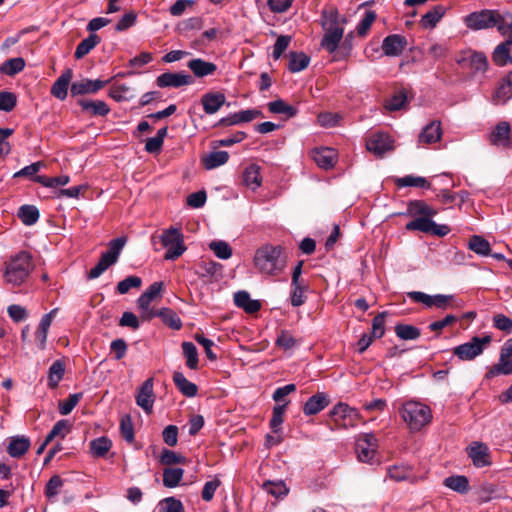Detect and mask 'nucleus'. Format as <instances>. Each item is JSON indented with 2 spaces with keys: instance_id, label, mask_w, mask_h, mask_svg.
<instances>
[{
  "instance_id": "obj_1",
  "label": "nucleus",
  "mask_w": 512,
  "mask_h": 512,
  "mask_svg": "<svg viewBox=\"0 0 512 512\" xmlns=\"http://www.w3.org/2000/svg\"><path fill=\"white\" fill-rule=\"evenodd\" d=\"M345 24L346 18L340 16L336 9L331 8L322 12L321 26L324 30V35L321 46L328 53H335L339 48V44L343 39Z\"/></svg>"
},
{
  "instance_id": "obj_2",
  "label": "nucleus",
  "mask_w": 512,
  "mask_h": 512,
  "mask_svg": "<svg viewBox=\"0 0 512 512\" xmlns=\"http://www.w3.org/2000/svg\"><path fill=\"white\" fill-rule=\"evenodd\" d=\"M34 269L30 253L20 251L5 261L3 266L4 283L12 287L21 286L26 282Z\"/></svg>"
},
{
  "instance_id": "obj_3",
  "label": "nucleus",
  "mask_w": 512,
  "mask_h": 512,
  "mask_svg": "<svg viewBox=\"0 0 512 512\" xmlns=\"http://www.w3.org/2000/svg\"><path fill=\"white\" fill-rule=\"evenodd\" d=\"M253 262L260 273L276 276L285 269L287 260L281 246L266 244L256 250Z\"/></svg>"
},
{
  "instance_id": "obj_4",
  "label": "nucleus",
  "mask_w": 512,
  "mask_h": 512,
  "mask_svg": "<svg viewBox=\"0 0 512 512\" xmlns=\"http://www.w3.org/2000/svg\"><path fill=\"white\" fill-rule=\"evenodd\" d=\"M411 431H419L432 419L431 409L420 402L408 401L399 411Z\"/></svg>"
},
{
  "instance_id": "obj_5",
  "label": "nucleus",
  "mask_w": 512,
  "mask_h": 512,
  "mask_svg": "<svg viewBox=\"0 0 512 512\" xmlns=\"http://www.w3.org/2000/svg\"><path fill=\"white\" fill-rule=\"evenodd\" d=\"M127 242V238L122 236L112 239L108 243V249L101 254L98 263L93 267L89 273V279H96L103 274L110 266L114 265L119 258V255Z\"/></svg>"
},
{
  "instance_id": "obj_6",
  "label": "nucleus",
  "mask_w": 512,
  "mask_h": 512,
  "mask_svg": "<svg viewBox=\"0 0 512 512\" xmlns=\"http://www.w3.org/2000/svg\"><path fill=\"white\" fill-rule=\"evenodd\" d=\"M160 241L162 246L167 249L164 255L166 260H175L186 250L183 234L177 228L170 227L164 230L160 235Z\"/></svg>"
},
{
  "instance_id": "obj_7",
  "label": "nucleus",
  "mask_w": 512,
  "mask_h": 512,
  "mask_svg": "<svg viewBox=\"0 0 512 512\" xmlns=\"http://www.w3.org/2000/svg\"><path fill=\"white\" fill-rule=\"evenodd\" d=\"M491 341L492 337L490 335L475 336L469 342L456 346L453 349V354L462 361H471L481 355Z\"/></svg>"
},
{
  "instance_id": "obj_8",
  "label": "nucleus",
  "mask_w": 512,
  "mask_h": 512,
  "mask_svg": "<svg viewBox=\"0 0 512 512\" xmlns=\"http://www.w3.org/2000/svg\"><path fill=\"white\" fill-rule=\"evenodd\" d=\"M501 14L495 10H482L466 16V25L474 30L496 27L500 24Z\"/></svg>"
},
{
  "instance_id": "obj_9",
  "label": "nucleus",
  "mask_w": 512,
  "mask_h": 512,
  "mask_svg": "<svg viewBox=\"0 0 512 512\" xmlns=\"http://www.w3.org/2000/svg\"><path fill=\"white\" fill-rule=\"evenodd\" d=\"M377 447L378 440L373 433L359 435L355 447L358 460L364 463H371L375 457Z\"/></svg>"
},
{
  "instance_id": "obj_10",
  "label": "nucleus",
  "mask_w": 512,
  "mask_h": 512,
  "mask_svg": "<svg viewBox=\"0 0 512 512\" xmlns=\"http://www.w3.org/2000/svg\"><path fill=\"white\" fill-rule=\"evenodd\" d=\"M333 421L342 427H353L357 424L360 414L355 409L345 403H338L330 411Z\"/></svg>"
},
{
  "instance_id": "obj_11",
  "label": "nucleus",
  "mask_w": 512,
  "mask_h": 512,
  "mask_svg": "<svg viewBox=\"0 0 512 512\" xmlns=\"http://www.w3.org/2000/svg\"><path fill=\"white\" fill-rule=\"evenodd\" d=\"M162 282H154L147 290L138 298L137 305L141 310V317L150 320L155 317L156 310L150 308L151 302L157 298L162 291Z\"/></svg>"
},
{
  "instance_id": "obj_12",
  "label": "nucleus",
  "mask_w": 512,
  "mask_h": 512,
  "mask_svg": "<svg viewBox=\"0 0 512 512\" xmlns=\"http://www.w3.org/2000/svg\"><path fill=\"white\" fill-rule=\"evenodd\" d=\"M157 86L161 88L172 87L179 88L182 86H188L194 83V79L191 75L185 72H166L159 75L156 79Z\"/></svg>"
},
{
  "instance_id": "obj_13",
  "label": "nucleus",
  "mask_w": 512,
  "mask_h": 512,
  "mask_svg": "<svg viewBox=\"0 0 512 512\" xmlns=\"http://www.w3.org/2000/svg\"><path fill=\"white\" fill-rule=\"evenodd\" d=\"M366 148L373 154L382 156L385 152L393 149V140L386 133H374L367 139Z\"/></svg>"
},
{
  "instance_id": "obj_14",
  "label": "nucleus",
  "mask_w": 512,
  "mask_h": 512,
  "mask_svg": "<svg viewBox=\"0 0 512 512\" xmlns=\"http://www.w3.org/2000/svg\"><path fill=\"white\" fill-rule=\"evenodd\" d=\"M512 98V71L505 75L497 84L491 96L494 105H504Z\"/></svg>"
},
{
  "instance_id": "obj_15",
  "label": "nucleus",
  "mask_w": 512,
  "mask_h": 512,
  "mask_svg": "<svg viewBox=\"0 0 512 512\" xmlns=\"http://www.w3.org/2000/svg\"><path fill=\"white\" fill-rule=\"evenodd\" d=\"M310 156L317 166L324 170L333 168L337 162L336 151L328 147L314 148L310 151Z\"/></svg>"
},
{
  "instance_id": "obj_16",
  "label": "nucleus",
  "mask_w": 512,
  "mask_h": 512,
  "mask_svg": "<svg viewBox=\"0 0 512 512\" xmlns=\"http://www.w3.org/2000/svg\"><path fill=\"white\" fill-rule=\"evenodd\" d=\"M153 387V379L148 378L143 382L136 395L137 405L140 406L147 414L152 412L155 401Z\"/></svg>"
},
{
  "instance_id": "obj_17",
  "label": "nucleus",
  "mask_w": 512,
  "mask_h": 512,
  "mask_svg": "<svg viewBox=\"0 0 512 512\" xmlns=\"http://www.w3.org/2000/svg\"><path fill=\"white\" fill-rule=\"evenodd\" d=\"M110 80L102 81V80H91V79H82L80 81H75L72 83L70 92L72 96L85 95V94H94L97 91L101 90L108 84Z\"/></svg>"
},
{
  "instance_id": "obj_18",
  "label": "nucleus",
  "mask_w": 512,
  "mask_h": 512,
  "mask_svg": "<svg viewBox=\"0 0 512 512\" xmlns=\"http://www.w3.org/2000/svg\"><path fill=\"white\" fill-rule=\"evenodd\" d=\"M510 134V124L507 121H501L490 133L489 141L494 146L508 148L511 145Z\"/></svg>"
},
{
  "instance_id": "obj_19",
  "label": "nucleus",
  "mask_w": 512,
  "mask_h": 512,
  "mask_svg": "<svg viewBox=\"0 0 512 512\" xmlns=\"http://www.w3.org/2000/svg\"><path fill=\"white\" fill-rule=\"evenodd\" d=\"M468 455L476 467H485L491 464L490 452L487 445L474 442L468 449Z\"/></svg>"
},
{
  "instance_id": "obj_20",
  "label": "nucleus",
  "mask_w": 512,
  "mask_h": 512,
  "mask_svg": "<svg viewBox=\"0 0 512 512\" xmlns=\"http://www.w3.org/2000/svg\"><path fill=\"white\" fill-rule=\"evenodd\" d=\"M406 39L398 34L387 36L382 43V50L386 56H399L405 49Z\"/></svg>"
},
{
  "instance_id": "obj_21",
  "label": "nucleus",
  "mask_w": 512,
  "mask_h": 512,
  "mask_svg": "<svg viewBox=\"0 0 512 512\" xmlns=\"http://www.w3.org/2000/svg\"><path fill=\"white\" fill-rule=\"evenodd\" d=\"M226 97L220 92H209L202 96L201 103L206 114L212 115L225 104Z\"/></svg>"
},
{
  "instance_id": "obj_22",
  "label": "nucleus",
  "mask_w": 512,
  "mask_h": 512,
  "mask_svg": "<svg viewBox=\"0 0 512 512\" xmlns=\"http://www.w3.org/2000/svg\"><path fill=\"white\" fill-rule=\"evenodd\" d=\"M329 405V399L325 393H317L311 396L303 407V412L307 416L316 415Z\"/></svg>"
},
{
  "instance_id": "obj_23",
  "label": "nucleus",
  "mask_w": 512,
  "mask_h": 512,
  "mask_svg": "<svg viewBox=\"0 0 512 512\" xmlns=\"http://www.w3.org/2000/svg\"><path fill=\"white\" fill-rule=\"evenodd\" d=\"M72 77V70L70 68L66 69L52 85L51 94L59 100L66 99L68 94V86Z\"/></svg>"
},
{
  "instance_id": "obj_24",
  "label": "nucleus",
  "mask_w": 512,
  "mask_h": 512,
  "mask_svg": "<svg viewBox=\"0 0 512 512\" xmlns=\"http://www.w3.org/2000/svg\"><path fill=\"white\" fill-rule=\"evenodd\" d=\"M187 67L193 72L196 77L203 78L212 75L217 70V66L212 63L205 61L201 58H195L187 63Z\"/></svg>"
},
{
  "instance_id": "obj_25",
  "label": "nucleus",
  "mask_w": 512,
  "mask_h": 512,
  "mask_svg": "<svg viewBox=\"0 0 512 512\" xmlns=\"http://www.w3.org/2000/svg\"><path fill=\"white\" fill-rule=\"evenodd\" d=\"M30 444V440L25 436L12 437L7 451L11 457L20 458L29 450Z\"/></svg>"
},
{
  "instance_id": "obj_26",
  "label": "nucleus",
  "mask_w": 512,
  "mask_h": 512,
  "mask_svg": "<svg viewBox=\"0 0 512 512\" xmlns=\"http://www.w3.org/2000/svg\"><path fill=\"white\" fill-rule=\"evenodd\" d=\"M173 381L178 390L186 397H194L197 395L198 387L196 384L190 382L183 373L175 372L173 374Z\"/></svg>"
},
{
  "instance_id": "obj_27",
  "label": "nucleus",
  "mask_w": 512,
  "mask_h": 512,
  "mask_svg": "<svg viewBox=\"0 0 512 512\" xmlns=\"http://www.w3.org/2000/svg\"><path fill=\"white\" fill-rule=\"evenodd\" d=\"M442 135L440 122L433 121L428 124L419 135V142L425 144L435 143Z\"/></svg>"
},
{
  "instance_id": "obj_28",
  "label": "nucleus",
  "mask_w": 512,
  "mask_h": 512,
  "mask_svg": "<svg viewBox=\"0 0 512 512\" xmlns=\"http://www.w3.org/2000/svg\"><path fill=\"white\" fill-rule=\"evenodd\" d=\"M234 302L236 306L244 309L248 313H255L261 308L259 301L251 299L249 293L246 291L235 293Z\"/></svg>"
},
{
  "instance_id": "obj_29",
  "label": "nucleus",
  "mask_w": 512,
  "mask_h": 512,
  "mask_svg": "<svg viewBox=\"0 0 512 512\" xmlns=\"http://www.w3.org/2000/svg\"><path fill=\"white\" fill-rule=\"evenodd\" d=\"M463 61L467 62L468 66L474 73H483L488 68L487 57L481 52H469L467 56L463 58Z\"/></svg>"
},
{
  "instance_id": "obj_30",
  "label": "nucleus",
  "mask_w": 512,
  "mask_h": 512,
  "mask_svg": "<svg viewBox=\"0 0 512 512\" xmlns=\"http://www.w3.org/2000/svg\"><path fill=\"white\" fill-rule=\"evenodd\" d=\"M262 178L260 175V167L256 164H251L245 168L243 172V183L251 190H256L260 187Z\"/></svg>"
},
{
  "instance_id": "obj_31",
  "label": "nucleus",
  "mask_w": 512,
  "mask_h": 512,
  "mask_svg": "<svg viewBox=\"0 0 512 512\" xmlns=\"http://www.w3.org/2000/svg\"><path fill=\"white\" fill-rule=\"evenodd\" d=\"M78 104L85 111L95 116H106L110 112L109 106L102 100H79Z\"/></svg>"
},
{
  "instance_id": "obj_32",
  "label": "nucleus",
  "mask_w": 512,
  "mask_h": 512,
  "mask_svg": "<svg viewBox=\"0 0 512 512\" xmlns=\"http://www.w3.org/2000/svg\"><path fill=\"white\" fill-rule=\"evenodd\" d=\"M407 212L411 216L420 215L421 217H434L437 214V210L421 200L410 201Z\"/></svg>"
},
{
  "instance_id": "obj_33",
  "label": "nucleus",
  "mask_w": 512,
  "mask_h": 512,
  "mask_svg": "<svg viewBox=\"0 0 512 512\" xmlns=\"http://www.w3.org/2000/svg\"><path fill=\"white\" fill-rule=\"evenodd\" d=\"M446 8L442 5H436L421 18V25L424 28H434L441 18L445 15Z\"/></svg>"
},
{
  "instance_id": "obj_34",
  "label": "nucleus",
  "mask_w": 512,
  "mask_h": 512,
  "mask_svg": "<svg viewBox=\"0 0 512 512\" xmlns=\"http://www.w3.org/2000/svg\"><path fill=\"white\" fill-rule=\"evenodd\" d=\"M101 39L97 34L91 33L87 38L82 40L76 47L74 56L76 59H81L94 49Z\"/></svg>"
},
{
  "instance_id": "obj_35",
  "label": "nucleus",
  "mask_w": 512,
  "mask_h": 512,
  "mask_svg": "<svg viewBox=\"0 0 512 512\" xmlns=\"http://www.w3.org/2000/svg\"><path fill=\"white\" fill-rule=\"evenodd\" d=\"M310 63V58L303 52H290L289 53V64L288 69L292 73H297L305 68Z\"/></svg>"
},
{
  "instance_id": "obj_36",
  "label": "nucleus",
  "mask_w": 512,
  "mask_h": 512,
  "mask_svg": "<svg viewBox=\"0 0 512 512\" xmlns=\"http://www.w3.org/2000/svg\"><path fill=\"white\" fill-rule=\"evenodd\" d=\"M65 373V365L62 361L56 360L48 370V386L55 389L62 380Z\"/></svg>"
},
{
  "instance_id": "obj_37",
  "label": "nucleus",
  "mask_w": 512,
  "mask_h": 512,
  "mask_svg": "<svg viewBox=\"0 0 512 512\" xmlns=\"http://www.w3.org/2000/svg\"><path fill=\"white\" fill-rule=\"evenodd\" d=\"M155 317L161 318V320L172 329L179 330L182 327L180 317L169 308L156 310Z\"/></svg>"
},
{
  "instance_id": "obj_38",
  "label": "nucleus",
  "mask_w": 512,
  "mask_h": 512,
  "mask_svg": "<svg viewBox=\"0 0 512 512\" xmlns=\"http://www.w3.org/2000/svg\"><path fill=\"white\" fill-rule=\"evenodd\" d=\"M444 485L460 494H465L469 490V481L466 476L456 475L445 478Z\"/></svg>"
},
{
  "instance_id": "obj_39",
  "label": "nucleus",
  "mask_w": 512,
  "mask_h": 512,
  "mask_svg": "<svg viewBox=\"0 0 512 512\" xmlns=\"http://www.w3.org/2000/svg\"><path fill=\"white\" fill-rule=\"evenodd\" d=\"M229 159V154L226 151L211 152L203 158V164L206 169L211 170L221 165H224Z\"/></svg>"
},
{
  "instance_id": "obj_40",
  "label": "nucleus",
  "mask_w": 512,
  "mask_h": 512,
  "mask_svg": "<svg viewBox=\"0 0 512 512\" xmlns=\"http://www.w3.org/2000/svg\"><path fill=\"white\" fill-rule=\"evenodd\" d=\"M432 217H418L406 224V229L409 231H421L430 234L435 228V222Z\"/></svg>"
},
{
  "instance_id": "obj_41",
  "label": "nucleus",
  "mask_w": 512,
  "mask_h": 512,
  "mask_svg": "<svg viewBox=\"0 0 512 512\" xmlns=\"http://www.w3.org/2000/svg\"><path fill=\"white\" fill-rule=\"evenodd\" d=\"M182 468H165L163 470V485L168 488L177 487L183 478Z\"/></svg>"
},
{
  "instance_id": "obj_42",
  "label": "nucleus",
  "mask_w": 512,
  "mask_h": 512,
  "mask_svg": "<svg viewBox=\"0 0 512 512\" xmlns=\"http://www.w3.org/2000/svg\"><path fill=\"white\" fill-rule=\"evenodd\" d=\"M510 45L506 42H502L494 49L492 58L493 61L499 66H505L508 63H512V57L510 56Z\"/></svg>"
},
{
  "instance_id": "obj_43",
  "label": "nucleus",
  "mask_w": 512,
  "mask_h": 512,
  "mask_svg": "<svg viewBox=\"0 0 512 512\" xmlns=\"http://www.w3.org/2000/svg\"><path fill=\"white\" fill-rule=\"evenodd\" d=\"M166 135L167 127L159 129L155 137L147 139L145 144V150L151 154L159 153L162 149Z\"/></svg>"
},
{
  "instance_id": "obj_44",
  "label": "nucleus",
  "mask_w": 512,
  "mask_h": 512,
  "mask_svg": "<svg viewBox=\"0 0 512 512\" xmlns=\"http://www.w3.org/2000/svg\"><path fill=\"white\" fill-rule=\"evenodd\" d=\"M18 217L27 226L35 224L39 219V210L33 205H23L19 208Z\"/></svg>"
},
{
  "instance_id": "obj_45",
  "label": "nucleus",
  "mask_w": 512,
  "mask_h": 512,
  "mask_svg": "<svg viewBox=\"0 0 512 512\" xmlns=\"http://www.w3.org/2000/svg\"><path fill=\"white\" fill-rule=\"evenodd\" d=\"M71 424L68 420L62 419L55 423L52 427L51 431L46 436V443H50L56 437H60L61 439L65 438V436L70 432Z\"/></svg>"
},
{
  "instance_id": "obj_46",
  "label": "nucleus",
  "mask_w": 512,
  "mask_h": 512,
  "mask_svg": "<svg viewBox=\"0 0 512 512\" xmlns=\"http://www.w3.org/2000/svg\"><path fill=\"white\" fill-rule=\"evenodd\" d=\"M112 442L109 438L102 436L90 442L91 453L96 457H103L110 450Z\"/></svg>"
},
{
  "instance_id": "obj_47",
  "label": "nucleus",
  "mask_w": 512,
  "mask_h": 512,
  "mask_svg": "<svg viewBox=\"0 0 512 512\" xmlns=\"http://www.w3.org/2000/svg\"><path fill=\"white\" fill-rule=\"evenodd\" d=\"M387 473L389 478L394 481L409 480L412 477V469L404 464L390 466Z\"/></svg>"
},
{
  "instance_id": "obj_48",
  "label": "nucleus",
  "mask_w": 512,
  "mask_h": 512,
  "mask_svg": "<svg viewBox=\"0 0 512 512\" xmlns=\"http://www.w3.org/2000/svg\"><path fill=\"white\" fill-rule=\"evenodd\" d=\"M183 354L186 358V365L189 369L195 370L198 368V351L192 342L182 343Z\"/></svg>"
},
{
  "instance_id": "obj_49",
  "label": "nucleus",
  "mask_w": 512,
  "mask_h": 512,
  "mask_svg": "<svg viewBox=\"0 0 512 512\" xmlns=\"http://www.w3.org/2000/svg\"><path fill=\"white\" fill-rule=\"evenodd\" d=\"M469 248L478 255L488 256L491 252L490 243L481 236L474 235L469 240Z\"/></svg>"
},
{
  "instance_id": "obj_50",
  "label": "nucleus",
  "mask_w": 512,
  "mask_h": 512,
  "mask_svg": "<svg viewBox=\"0 0 512 512\" xmlns=\"http://www.w3.org/2000/svg\"><path fill=\"white\" fill-rule=\"evenodd\" d=\"M268 110L274 114H284L287 117H293L297 113V109L281 99L268 103Z\"/></svg>"
},
{
  "instance_id": "obj_51",
  "label": "nucleus",
  "mask_w": 512,
  "mask_h": 512,
  "mask_svg": "<svg viewBox=\"0 0 512 512\" xmlns=\"http://www.w3.org/2000/svg\"><path fill=\"white\" fill-rule=\"evenodd\" d=\"M395 183L398 187H420V188H429L430 183L424 178L420 176L408 175L405 177L397 178Z\"/></svg>"
},
{
  "instance_id": "obj_52",
  "label": "nucleus",
  "mask_w": 512,
  "mask_h": 512,
  "mask_svg": "<svg viewBox=\"0 0 512 512\" xmlns=\"http://www.w3.org/2000/svg\"><path fill=\"white\" fill-rule=\"evenodd\" d=\"M395 334L402 340H415L420 337V330L412 325L397 324L395 326Z\"/></svg>"
},
{
  "instance_id": "obj_53",
  "label": "nucleus",
  "mask_w": 512,
  "mask_h": 512,
  "mask_svg": "<svg viewBox=\"0 0 512 512\" xmlns=\"http://www.w3.org/2000/svg\"><path fill=\"white\" fill-rule=\"evenodd\" d=\"M510 375L512 374V362L508 358L499 356V361L495 364L487 373L488 378H492L497 375Z\"/></svg>"
},
{
  "instance_id": "obj_54",
  "label": "nucleus",
  "mask_w": 512,
  "mask_h": 512,
  "mask_svg": "<svg viewBox=\"0 0 512 512\" xmlns=\"http://www.w3.org/2000/svg\"><path fill=\"white\" fill-rule=\"evenodd\" d=\"M109 95L116 101H128L134 98L131 87L125 84L113 86L109 92Z\"/></svg>"
},
{
  "instance_id": "obj_55",
  "label": "nucleus",
  "mask_w": 512,
  "mask_h": 512,
  "mask_svg": "<svg viewBox=\"0 0 512 512\" xmlns=\"http://www.w3.org/2000/svg\"><path fill=\"white\" fill-rule=\"evenodd\" d=\"M25 67V61L21 57L12 58L4 62L1 67V72L6 75L12 76L21 72Z\"/></svg>"
},
{
  "instance_id": "obj_56",
  "label": "nucleus",
  "mask_w": 512,
  "mask_h": 512,
  "mask_svg": "<svg viewBox=\"0 0 512 512\" xmlns=\"http://www.w3.org/2000/svg\"><path fill=\"white\" fill-rule=\"evenodd\" d=\"M209 248L220 259L226 260L232 256V248L225 241H212L209 244Z\"/></svg>"
},
{
  "instance_id": "obj_57",
  "label": "nucleus",
  "mask_w": 512,
  "mask_h": 512,
  "mask_svg": "<svg viewBox=\"0 0 512 512\" xmlns=\"http://www.w3.org/2000/svg\"><path fill=\"white\" fill-rule=\"evenodd\" d=\"M291 304L294 307H299L305 303L306 297L304 292L307 288L304 282H298L296 285L291 283Z\"/></svg>"
},
{
  "instance_id": "obj_58",
  "label": "nucleus",
  "mask_w": 512,
  "mask_h": 512,
  "mask_svg": "<svg viewBox=\"0 0 512 512\" xmlns=\"http://www.w3.org/2000/svg\"><path fill=\"white\" fill-rule=\"evenodd\" d=\"M34 181L42 184L45 187H57L64 186L69 183L70 178L67 175H61L58 177H47V176H36Z\"/></svg>"
},
{
  "instance_id": "obj_59",
  "label": "nucleus",
  "mask_w": 512,
  "mask_h": 512,
  "mask_svg": "<svg viewBox=\"0 0 512 512\" xmlns=\"http://www.w3.org/2000/svg\"><path fill=\"white\" fill-rule=\"evenodd\" d=\"M263 489L276 498L285 496L288 493V488L283 481H266L263 483Z\"/></svg>"
},
{
  "instance_id": "obj_60",
  "label": "nucleus",
  "mask_w": 512,
  "mask_h": 512,
  "mask_svg": "<svg viewBox=\"0 0 512 512\" xmlns=\"http://www.w3.org/2000/svg\"><path fill=\"white\" fill-rule=\"evenodd\" d=\"M287 404L288 403L286 402L283 405H276L273 408L272 418L270 420V427L274 433H277L281 428Z\"/></svg>"
},
{
  "instance_id": "obj_61",
  "label": "nucleus",
  "mask_w": 512,
  "mask_h": 512,
  "mask_svg": "<svg viewBox=\"0 0 512 512\" xmlns=\"http://www.w3.org/2000/svg\"><path fill=\"white\" fill-rule=\"evenodd\" d=\"M160 512H184L183 504L174 497L163 499L159 504Z\"/></svg>"
},
{
  "instance_id": "obj_62",
  "label": "nucleus",
  "mask_w": 512,
  "mask_h": 512,
  "mask_svg": "<svg viewBox=\"0 0 512 512\" xmlns=\"http://www.w3.org/2000/svg\"><path fill=\"white\" fill-rule=\"evenodd\" d=\"M82 393L70 394L69 397L59 403V412L61 415H68L74 407L78 404V402L82 398Z\"/></svg>"
},
{
  "instance_id": "obj_63",
  "label": "nucleus",
  "mask_w": 512,
  "mask_h": 512,
  "mask_svg": "<svg viewBox=\"0 0 512 512\" xmlns=\"http://www.w3.org/2000/svg\"><path fill=\"white\" fill-rule=\"evenodd\" d=\"M376 19L374 11H366L363 19L359 22L356 30L357 34L361 37L365 36Z\"/></svg>"
},
{
  "instance_id": "obj_64",
  "label": "nucleus",
  "mask_w": 512,
  "mask_h": 512,
  "mask_svg": "<svg viewBox=\"0 0 512 512\" xmlns=\"http://www.w3.org/2000/svg\"><path fill=\"white\" fill-rule=\"evenodd\" d=\"M406 102V94L404 92H399L386 101L385 108L389 111H398L405 106Z\"/></svg>"
}]
</instances>
